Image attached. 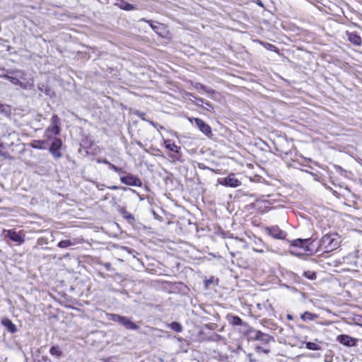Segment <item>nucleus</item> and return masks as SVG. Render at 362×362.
<instances>
[{"label": "nucleus", "mask_w": 362, "mask_h": 362, "mask_svg": "<svg viewBox=\"0 0 362 362\" xmlns=\"http://www.w3.org/2000/svg\"><path fill=\"white\" fill-rule=\"evenodd\" d=\"M105 315L107 320L118 322L119 324L122 318L121 315L114 313H105Z\"/></svg>", "instance_id": "21"}, {"label": "nucleus", "mask_w": 362, "mask_h": 362, "mask_svg": "<svg viewBox=\"0 0 362 362\" xmlns=\"http://www.w3.org/2000/svg\"><path fill=\"white\" fill-rule=\"evenodd\" d=\"M119 325H123L127 329L136 330L139 329V326L127 317L122 316Z\"/></svg>", "instance_id": "11"}, {"label": "nucleus", "mask_w": 362, "mask_h": 362, "mask_svg": "<svg viewBox=\"0 0 362 362\" xmlns=\"http://www.w3.org/2000/svg\"><path fill=\"white\" fill-rule=\"evenodd\" d=\"M194 86L198 91H203L208 93L213 92L211 89L199 83H196Z\"/></svg>", "instance_id": "22"}, {"label": "nucleus", "mask_w": 362, "mask_h": 362, "mask_svg": "<svg viewBox=\"0 0 362 362\" xmlns=\"http://www.w3.org/2000/svg\"><path fill=\"white\" fill-rule=\"evenodd\" d=\"M13 75H11V74L8 73L6 74H4L2 76V77L6 80H8L10 81L11 80V78Z\"/></svg>", "instance_id": "38"}, {"label": "nucleus", "mask_w": 362, "mask_h": 362, "mask_svg": "<svg viewBox=\"0 0 362 362\" xmlns=\"http://www.w3.org/2000/svg\"><path fill=\"white\" fill-rule=\"evenodd\" d=\"M168 327L176 332H181L182 331V326L180 323L173 322L170 323Z\"/></svg>", "instance_id": "23"}, {"label": "nucleus", "mask_w": 362, "mask_h": 362, "mask_svg": "<svg viewBox=\"0 0 362 362\" xmlns=\"http://www.w3.org/2000/svg\"><path fill=\"white\" fill-rule=\"evenodd\" d=\"M260 44H262L265 49H267L269 51H272V52H278L277 47L272 44H270L268 42H260Z\"/></svg>", "instance_id": "26"}, {"label": "nucleus", "mask_w": 362, "mask_h": 362, "mask_svg": "<svg viewBox=\"0 0 362 362\" xmlns=\"http://www.w3.org/2000/svg\"><path fill=\"white\" fill-rule=\"evenodd\" d=\"M109 188L111 189H114L115 190V189H119V187L116 186V185H113V186L109 187Z\"/></svg>", "instance_id": "40"}, {"label": "nucleus", "mask_w": 362, "mask_h": 362, "mask_svg": "<svg viewBox=\"0 0 362 362\" xmlns=\"http://www.w3.org/2000/svg\"><path fill=\"white\" fill-rule=\"evenodd\" d=\"M340 243L341 238L337 233L326 234L320 239L317 252H330L337 249Z\"/></svg>", "instance_id": "1"}, {"label": "nucleus", "mask_w": 362, "mask_h": 362, "mask_svg": "<svg viewBox=\"0 0 362 362\" xmlns=\"http://www.w3.org/2000/svg\"><path fill=\"white\" fill-rule=\"evenodd\" d=\"M257 4L260 6H263L262 2L259 0H257Z\"/></svg>", "instance_id": "42"}, {"label": "nucleus", "mask_w": 362, "mask_h": 362, "mask_svg": "<svg viewBox=\"0 0 362 362\" xmlns=\"http://www.w3.org/2000/svg\"><path fill=\"white\" fill-rule=\"evenodd\" d=\"M303 276L310 280H314L316 279V273L311 271L305 272L303 273Z\"/></svg>", "instance_id": "28"}, {"label": "nucleus", "mask_w": 362, "mask_h": 362, "mask_svg": "<svg viewBox=\"0 0 362 362\" xmlns=\"http://www.w3.org/2000/svg\"><path fill=\"white\" fill-rule=\"evenodd\" d=\"M230 323L233 325H241L243 321L239 317L233 316L230 320Z\"/></svg>", "instance_id": "29"}, {"label": "nucleus", "mask_w": 362, "mask_h": 362, "mask_svg": "<svg viewBox=\"0 0 362 362\" xmlns=\"http://www.w3.org/2000/svg\"><path fill=\"white\" fill-rule=\"evenodd\" d=\"M305 347L309 349V350H313V351H318V350H320L321 349V347L320 345L314 343V342H307L305 344Z\"/></svg>", "instance_id": "24"}, {"label": "nucleus", "mask_w": 362, "mask_h": 362, "mask_svg": "<svg viewBox=\"0 0 362 362\" xmlns=\"http://www.w3.org/2000/svg\"><path fill=\"white\" fill-rule=\"evenodd\" d=\"M269 234L276 239H284L286 237V232L283 231L278 226H272L267 229Z\"/></svg>", "instance_id": "9"}, {"label": "nucleus", "mask_w": 362, "mask_h": 362, "mask_svg": "<svg viewBox=\"0 0 362 362\" xmlns=\"http://www.w3.org/2000/svg\"><path fill=\"white\" fill-rule=\"evenodd\" d=\"M47 141L45 140H33L30 143V146L35 149L44 150L47 148Z\"/></svg>", "instance_id": "17"}, {"label": "nucleus", "mask_w": 362, "mask_h": 362, "mask_svg": "<svg viewBox=\"0 0 362 362\" xmlns=\"http://www.w3.org/2000/svg\"><path fill=\"white\" fill-rule=\"evenodd\" d=\"M148 122L152 125L154 128L157 129H163V127L161 125H159L157 123H155L153 122V121L151 120H148Z\"/></svg>", "instance_id": "34"}, {"label": "nucleus", "mask_w": 362, "mask_h": 362, "mask_svg": "<svg viewBox=\"0 0 362 362\" xmlns=\"http://www.w3.org/2000/svg\"><path fill=\"white\" fill-rule=\"evenodd\" d=\"M60 131V127L50 124L45 130V136L48 139H52L54 138V136L59 134Z\"/></svg>", "instance_id": "10"}, {"label": "nucleus", "mask_w": 362, "mask_h": 362, "mask_svg": "<svg viewBox=\"0 0 362 362\" xmlns=\"http://www.w3.org/2000/svg\"><path fill=\"white\" fill-rule=\"evenodd\" d=\"M148 23H149L150 26L151 27V28L156 31V33H158V29L160 28V25H153L152 23H151L150 21H148Z\"/></svg>", "instance_id": "33"}, {"label": "nucleus", "mask_w": 362, "mask_h": 362, "mask_svg": "<svg viewBox=\"0 0 362 362\" xmlns=\"http://www.w3.org/2000/svg\"><path fill=\"white\" fill-rule=\"evenodd\" d=\"M120 181L122 183L129 185V186H135V187H141L142 182L141 180L137 177L136 176L129 173L126 176H122L120 177Z\"/></svg>", "instance_id": "6"}, {"label": "nucleus", "mask_w": 362, "mask_h": 362, "mask_svg": "<svg viewBox=\"0 0 362 362\" xmlns=\"http://www.w3.org/2000/svg\"><path fill=\"white\" fill-rule=\"evenodd\" d=\"M134 115L139 117L142 120L148 122V120L145 117V113L139 110L134 112Z\"/></svg>", "instance_id": "32"}, {"label": "nucleus", "mask_w": 362, "mask_h": 362, "mask_svg": "<svg viewBox=\"0 0 362 362\" xmlns=\"http://www.w3.org/2000/svg\"><path fill=\"white\" fill-rule=\"evenodd\" d=\"M4 233H6V237L16 242L18 245H22L25 242L24 238L21 233H17L13 230H5Z\"/></svg>", "instance_id": "8"}, {"label": "nucleus", "mask_w": 362, "mask_h": 362, "mask_svg": "<svg viewBox=\"0 0 362 362\" xmlns=\"http://www.w3.org/2000/svg\"><path fill=\"white\" fill-rule=\"evenodd\" d=\"M78 243V242L76 239H74L73 241H71V240H64L60 241L58 243L57 246L61 248H66L68 247L75 245Z\"/></svg>", "instance_id": "18"}, {"label": "nucleus", "mask_w": 362, "mask_h": 362, "mask_svg": "<svg viewBox=\"0 0 362 362\" xmlns=\"http://www.w3.org/2000/svg\"><path fill=\"white\" fill-rule=\"evenodd\" d=\"M318 317V315L315 313H312L310 312H305L300 315V318L304 321H313Z\"/></svg>", "instance_id": "20"}, {"label": "nucleus", "mask_w": 362, "mask_h": 362, "mask_svg": "<svg viewBox=\"0 0 362 362\" xmlns=\"http://www.w3.org/2000/svg\"><path fill=\"white\" fill-rule=\"evenodd\" d=\"M290 252H291V254H293V255H296L294 252H293V251H290Z\"/></svg>", "instance_id": "43"}, {"label": "nucleus", "mask_w": 362, "mask_h": 362, "mask_svg": "<svg viewBox=\"0 0 362 362\" xmlns=\"http://www.w3.org/2000/svg\"><path fill=\"white\" fill-rule=\"evenodd\" d=\"M165 147L170 151L175 152L180 155V146H177L174 142L170 139L164 141Z\"/></svg>", "instance_id": "15"}, {"label": "nucleus", "mask_w": 362, "mask_h": 362, "mask_svg": "<svg viewBox=\"0 0 362 362\" xmlns=\"http://www.w3.org/2000/svg\"><path fill=\"white\" fill-rule=\"evenodd\" d=\"M107 165L109 166V168L110 170L115 171V173H117L118 174H122L124 173L122 168L117 167L116 165L112 164L111 163H110V164H108Z\"/></svg>", "instance_id": "31"}, {"label": "nucleus", "mask_w": 362, "mask_h": 362, "mask_svg": "<svg viewBox=\"0 0 362 362\" xmlns=\"http://www.w3.org/2000/svg\"><path fill=\"white\" fill-rule=\"evenodd\" d=\"M194 124L196 127L206 136L211 137L212 134L211 127L206 124L204 120L199 118H194Z\"/></svg>", "instance_id": "7"}, {"label": "nucleus", "mask_w": 362, "mask_h": 362, "mask_svg": "<svg viewBox=\"0 0 362 362\" xmlns=\"http://www.w3.org/2000/svg\"><path fill=\"white\" fill-rule=\"evenodd\" d=\"M0 156H3V157H5V158L6 156V153L1 151V145H0Z\"/></svg>", "instance_id": "39"}, {"label": "nucleus", "mask_w": 362, "mask_h": 362, "mask_svg": "<svg viewBox=\"0 0 362 362\" xmlns=\"http://www.w3.org/2000/svg\"><path fill=\"white\" fill-rule=\"evenodd\" d=\"M218 182L220 185L230 187H236L241 184L240 181L233 174H230L226 177L219 178Z\"/></svg>", "instance_id": "5"}, {"label": "nucleus", "mask_w": 362, "mask_h": 362, "mask_svg": "<svg viewBox=\"0 0 362 362\" xmlns=\"http://www.w3.org/2000/svg\"><path fill=\"white\" fill-rule=\"evenodd\" d=\"M337 341L343 345L353 346L356 344V340L350 336L341 334L337 337Z\"/></svg>", "instance_id": "12"}, {"label": "nucleus", "mask_w": 362, "mask_h": 362, "mask_svg": "<svg viewBox=\"0 0 362 362\" xmlns=\"http://www.w3.org/2000/svg\"><path fill=\"white\" fill-rule=\"evenodd\" d=\"M6 72L13 75L10 82L13 85L19 86L25 90H30L34 87L33 79L30 78L26 81V74L24 71L20 69L7 70Z\"/></svg>", "instance_id": "2"}, {"label": "nucleus", "mask_w": 362, "mask_h": 362, "mask_svg": "<svg viewBox=\"0 0 362 362\" xmlns=\"http://www.w3.org/2000/svg\"><path fill=\"white\" fill-rule=\"evenodd\" d=\"M148 122L152 125L154 128L157 129H163V127L161 125H159L157 123H155L153 122V121L151 120H148Z\"/></svg>", "instance_id": "35"}, {"label": "nucleus", "mask_w": 362, "mask_h": 362, "mask_svg": "<svg viewBox=\"0 0 362 362\" xmlns=\"http://www.w3.org/2000/svg\"><path fill=\"white\" fill-rule=\"evenodd\" d=\"M119 6L121 8L125 11H132L135 9V6L127 2H122Z\"/></svg>", "instance_id": "25"}, {"label": "nucleus", "mask_w": 362, "mask_h": 362, "mask_svg": "<svg viewBox=\"0 0 362 362\" xmlns=\"http://www.w3.org/2000/svg\"><path fill=\"white\" fill-rule=\"evenodd\" d=\"M194 98H195L199 102L204 103V100L202 98H196V97L194 96Z\"/></svg>", "instance_id": "41"}, {"label": "nucleus", "mask_w": 362, "mask_h": 362, "mask_svg": "<svg viewBox=\"0 0 362 362\" xmlns=\"http://www.w3.org/2000/svg\"><path fill=\"white\" fill-rule=\"evenodd\" d=\"M51 124L60 127V119L57 115H54L51 119Z\"/></svg>", "instance_id": "30"}, {"label": "nucleus", "mask_w": 362, "mask_h": 362, "mask_svg": "<svg viewBox=\"0 0 362 362\" xmlns=\"http://www.w3.org/2000/svg\"><path fill=\"white\" fill-rule=\"evenodd\" d=\"M346 35L349 42L354 45L359 46L361 45V37L356 33H346Z\"/></svg>", "instance_id": "14"}, {"label": "nucleus", "mask_w": 362, "mask_h": 362, "mask_svg": "<svg viewBox=\"0 0 362 362\" xmlns=\"http://www.w3.org/2000/svg\"><path fill=\"white\" fill-rule=\"evenodd\" d=\"M1 325H4L11 333H15L17 332L16 325H14L8 318H3L1 320Z\"/></svg>", "instance_id": "16"}, {"label": "nucleus", "mask_w": 362, "mask_h": 362, "mask_svg": "<svg viewBox=\"0 0 362 362\" xmlns=\"http://www.w3.org/2000/svg\"><path fill=\"white\" fill-rule=\"evenodd\" d=\"M49 353L52 356H60L62 355V351H60V349L58 346L51 347V349L49 350Z\"/></svg>", "instance_id": "27"}, {"label": "nucleus", "mask_w": 362, "mask_h": 362, "mask_svg": "<svg viewBox=\"0 0 362 362\" xmlns=\"http://www.w3.org/2000/svg\"><path fill=\"white\" fill-rule=\"evenodd\" d=\"M52 139V141L49 151L55 158H59L62 156V153H61L62 141L61 139L57 137Z\"/></svg>", "instance_id": "4"}, {"label": "nucleus", "mask_w": 362, "mask_h": 362, "mask_svg": "<svg viewBox=\"0 0 362 362\" xmlns=\"http://www.w3.org/2000/svg\"><path fill=\"white\" fill-rule=\"evenodd\" d=\"M255 339L257 341H260L264 345H266L271 341H274L273 337L271 336L262 333L259 331L252 330L250 329V339ZM255 350L257 352L269 353V349L265 346H260L259 344L254 345Z\"/></svg>", "instance_id": "3"}, {"label": "nucleus", "mask_w": 362, "mask_h": 362, "mask_svg": "<svg viewBox=\"0 0 362 362\" xmlns=\"http://www.w3.org/2000/svg\"><path fill=\"white\" fill-rule=\"evenodd\" d=\"M119 213L123 216L124 218L127 220L129 222L134 221V217L130 213H129L124 207H120L119 209Z\"/></svg>", "instance_id": "19"}, {"label": "nucleus", "mask_w": 362, "mask_h": 362, "mask_svg": "<svg viewBox=\"0 0 362 362\" xmlns=\"http://www.w3.org/2000/svg\"><path fill=\"white\" fill-rule=\"evenodd\" d=\"M148 122L152 125L154 128L157 129H163V127L161 125H159L157 123H155L153 122V121L151 120H148Z\"/></svg>", "instance_id": "36"}, {"label": "nucleus", "mask_w": 362, "mask_h": 362, "mask_svg": "<svg viewBox=\"0 0 362 362\" xmlns=\"http://www.w3.org/2000/svg\"><path fill=\"white\" fill-rule=\"evenodd\" d=\"M310 240V239H296L291 241V245L293 247H299L301 248H303L305 251H310V249L308 245H305V244Z\"/></svg>", "instance_id": "13"}, {"label": "nucleus", "mask_w": 362, "mask_h": 362, "mask_svg": "<svg viewBox=\"0 0 362 362\" xmlns=\"http://www.w3.org/2000/svg\"><path fill=\"white\" fill-rule=\"evenodd\" d=\"M288 319H292L291 316L290 315H288Z\"/></svg>", "instance_id": "44"}, {"label": "nucleus", "mask_w": 362, "mask_h": 362, "mask_svg": "<svg viewBox=\"0 0 362 362\" xmlns=\"http://www.w3.org/2000/svg\"><path fill=\"white\" fill-rule=\"evenodd\" d=\"M97 163H103V164H105V165L110 164V162L107 159H105V158H98L97 159Z\"/></svg>", "instance_id": "37"}]
</instances>
